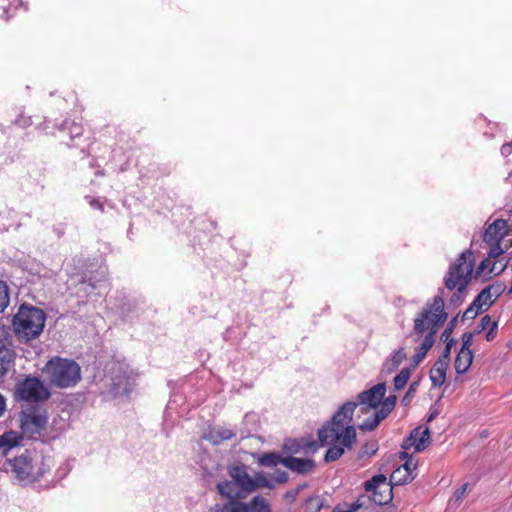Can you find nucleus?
<instances>
[{
	"mask_svg": "<svg viewBox=\"0 0 512 512\" xmlns=\"http://www.w3.org/2000/svg\"><path fill=\"white\" fill-rule=\"evenodd\" d=\"M113 385H114V388H115V390L117 391V393H120L121 391H122L123 393H129V392L131 391V387H128V385H127V384L122 388V387H121V386H122L121 380H120V379H118V378H116V379L114 380Z\"/></svg>",
	"mask_w": 512,
	"mask_h": 512,
	"instance_id": "37",
	"label": "nucleus"
},
{
	"mask_svg": "<svg viewBox=\"0 0 512 512\" xmlns=\"http://www.w3.org/2000/svg\"><path fill=\"white\" fill-rule=\"evenodd\" d=\"M406 358V353L403 348L396 350L390 358L383 364V370L388 374L397 370L403 360Z\"/></svg>",
	"mask_w": 512,
	"mask_h": 512,
	"instance_id": "22",
	"label": "nucleus"
},
{
	"mask_svg": "<svg viewBox=\"0 0 512 512\" xmlns=\"http://www.w3.org/2000/svg\"><path fill=\"white\" fill-rule=\"evenodd\" d=\"M476 333L466 332L462 335V347L460 350H470V347L473 343V337Z\"/></svg>",
	"mask_w": 512,
	"mask_h": 512,
	"instance_id": "35",
	"label": "nucleus"
},
{
	"mask_svg": "<svg viewBox=\"0 0 512 512\" xmlns=\"http://www.w3.org/2000/svg\"><path fill=\"white\" fill-rule=\"evenodd\" d=\"M65 427H66V423H63V425L60 427V430L65 429Z\"/></svg>",
	"mask_w": 512,
	"mask_h": 512,
	"instance_id": "54",
	"label": "nucleus"
},
{
	"mask_svg": "<svg viewBox=\"0 0 512 512\" xmlns=\"http://www.w3.org/2000/svg\"><path fill=\"white\" fill-rule=\"evenodd\" d=\"M448 364L441 358L435 362L434 366L430 371V379L434 387H440L444 384L446 379V370Z\"/></svg>",
	"mask_w": 512,
	"mask_h": 512,
	"instance_id": "19",
	"label": "nucleus"
},
{
	"mask_svg": "<svg viewBox=\"0 0 512 512\" xmlns=\"http://www.w3.org/2000/svg\"><path fill=\"white\" fill-rule=\"evenodd\" d=\"M22 441L23 435L15 431L0 435V459L5 458L3 466L10 469L19 481L32 483L45 475L53 461L50 457H44L31 450H25L12 459L8 458L11 451L19 447Z\"/></svg>",
	"mask_w": 512,
	"mask_h": 512,
	"instance_id": "2",
	"label": "nucleus"
},
{
	"mask_svg": "<svg viewBox=\"0 0 512 512\" xmlns=\"http://www.w3.org/2000/svg\"><path fill=\"white\" fill-rule=\"evenodd\" d=\"M492 322L493 321H491V316L490 315L483 316L481 318L477 328L475 329L474 333H476V334L481 333L485 329L489 328Z\"/></svg>",
	"mask_w": 512,
	"mask_h": 512,
	"instance_id": "33",
	"label": "nucleus"
},
{
	"mask_svg": "<svg viewBox=\"0 0 512 512\" xmlns=\"http://www.w3.org/2000/svg\"><path fill=\"white\" fill-rule=\"evenodd\" d=\"M6 411V399L2 394H0V417L5 413Z\"/></svg>",
	"mask_w": 512,
	"mask_h": 512,
	"instance_id": "47",
	"label": "nucleus"
},
{
	"mask_svg": "<svg viewBox=\"0 0 512 512\" xmlns=\"http://www.w3.org/2000/svg\"><path fill=\"white\" fill-rule=\"evenodd\" d=\"M435 417V414H431L428 418V421H431Z\"/></svg>",
	"mask_w": 512,
	"mask_h": 512,
	"instance_id": "52",
	"label": "nucleus"
},
{
	"mask_svg": "<svg viewBox=\"0 0 512 512\" xmlns=\"http://www.w3.org/2000/svg\"><path fill=\"white\" fill-rule=\"evenodd\" d=\"M416 385H417L416 383H412V384L409 386L408 391L406 392L405 396H404V397H403V399H402V402H403L404 404L408 403V401H409V397H410L411 395H413V394L416 392Z\"/></svg>",
	"mask_w": 512,
	"mask_h": 512,
	"instance_id": "41",
	"label": "nucleus"
},
{
	"mask_svg": "<svg viewBox=\"0 0 512 512\" xmlns=\"http://www.w3.org/2000/svg\"><path fill=\"white\" fill-rule=\"evenodd\" d=\"M235 436V432L226 427H217L212 430L207 435V439L213 445H219L224 441L230 440Z\"/></svg>",
	"mask_w": 512,
	"mask_h": 512,
	"instance_id": "20",
	"label": "nucleus"
},
{
	"mask_svg": "<svg viewBox=\"0 0 512 512\" xmlns=\"http://www.w3.org/2000/svg\"><path fill=\"white\" fill-rule=\"evenodd\" d=\"M61 130H68L70 138L73 140L77 137L82 136L83 134V127L80 124H76L74 122L70 121H64L63 124L60 127Z\"/></svg>",
	"mask_w": 512,
	"mask_h": 512,
	"instance_id": "27",
	"label": "nucleus"
},
{
	"mask_svg": "<svg viewBox=\"0 0 512 512\" xmlns=\"http://www.w3.org/2000/svg\"><path fill=\"white\" fill-rule=\"evenodd\" d=\"M283 465L289 470L301 475L312 473L316 467L313 459L297 458L293 456L284 457Z\"/></svg>",
	"mask_w": 512,
	"mask_h": 512,
	"instance_id": "14",
	"label": "nucleus"
},
{
	"mask_svg": "<svg viewBox=\"0 0 512 512\" xmlns=\"http://www.w3.org/2000/svg\"><path fill=\"white\" fill-rule=\"evenodd\" d=\"M52 424H53V426H55L57 424V419L56 418L53 419Z\"/></svg>",
	"mask_w": 512,
	"mask_h": 512,
	"instance_id": "53",
	"label": "nucleus"
},
{
	"mask_svg": "<svg viewBox=\"0 0 512 512\" xmlns=\"http://www.w3.org/2000/svg\"><path fill=\"white\" fill-rule=\"evenodd\" d=\"M258 498H259V497H255V498L253 499V503H256V501L258 500Z\"/></svg>",
	"mask_w": 512,
	"mask_h": 512,
	"instance_id": "55",
	"label": "nucleus"
},
{
	"mask_svg": "<svg viewBox=\"0 0 512 512\" xmlns=\"http://www.w3.org/2000/svg\"><path fill=\"white\" fill-rule=\"evenodd\" d=\"M284 457L278 453H265L259 459L258 463L264 467H275L279 464L283 465Z\"/></svg>",
	"mask_w": 512,
	"mask_h": 512,
	"instance_id": "24",
	"label": "nucleus"
},
{
	"mask_svg": "<svg viewBox=\"0 0 512 512\" xmlns=\"http://www.w3.org/2000/svg\"><path fill=\"white\" fill-rule=\"evenodd\" d=\"M20 122H21L20 119L16 120V123H20ZM29 124H30V118L25 119V120L22 121V125H24V126L25 125H29Z\"/></svg>",
	"mask_w": 512,
	"mask_h": 512,
	"instance_id": "50",
	"label": "nucleus"
},
{
	"mask_svg": "<svg viewBox=\"0 0 512 512\" xmlns=\"http://www.w3.org/2000/svg\"><path fill=\"white\" fill-rule=\"evenodd\" d=\"M252 512H271L270 506L268 503H266L264 500H262V503L259 507H257Z\"/></svg>",
	"mask_w": 512,
	"mask_h": 512,
	"instance_id": "44",
	"label": "nucleus"
},
{
	"mask_svg": "<svg viewBox=\"0 0 512 512\" xmlns=\"http://www.w3.org/2000/svg\"><path fill=\"white\" fill-rule=\"evenodd\" d=\"M410 375H411V368L404 367L400 371V373L395 376V378L393 380L394 389L396 391L403 389L406 386L407 382L409 381Z\"/></svg>",
	"mask_w": 512,
	"mask_h": 512,
	"instance_id": "26",
	"label": "nucleus"
},
{
	"mask_svg": "<svg viewBox=\"0 0 512 512\" xmlns=\"http://www.w3.org/2000/svg\"><path fill=\"white\" fill-rule=\"evenodd\" d=\"M443 293L444 290L440 289L441 295H436L431 302H427L414 319L413 333L418 337L426 333L422 343L416 349V352L424 357L432 348L438 329L445 323L448 317L444 310Z\"/></svg>",
	"mask_w": 512,
	"mask_h": 512,
	"instance_id": "3",
	"label": "nucleus"
},
{
	"mask_svg": "<svg viewBox=\"0 0 512 512\" xmlns=\"http://www.w3.org/2000/svg\"><path fill=\"white\" fill-rule=\"evenodd\" d=\"M9 304V293L8 286L4 281L0 280V312H3L4 309Z\"/></svg>",
	"mask_w": 512,
	"mask_h": 512,
	"instance_id": "29",
	"label": "nucleus"
},
{
	"mask_svg": "<svg viewBox=\"0 0 512 512\" xmlns=\"http://www.w3.org/2000/svg\"><path fill=\"white\" fill-rule=\"evenodd\" d=\"M424 358V356L420 355L418 352L415 351V354L412 357L413 368L417 367L423 361Z\"/></svg>",
	"mask_w": 512,
	"mask_h": 512,
	"instance_id": "46",
	"label": "nucleus"
},
{
	"mask_svg": "<svg viewBox=\"0 0 512 512\" xmlns=\"http://www.w3.org/2000/svg\"><path fill=\"white\" fill-rule=\"evenodd\" d=\"M473 268V252L471 250L463 251L457 261L449 267V271L444 278L445 288L448 290L457 289L459 293H462L472 279Z\"/></svg>",
	"mask_w": 512,
	"mask_h": 512,
	"instance_id": "6",
	"label": "nucleus"
},
{
	"mask_svg": "<svg viewBox=\"0 0 512 512\" xmlns=\"http://www.w3.org/2000/svg\"><path fill=\"white\" fill-rule=\"evenodd\" d=\"M14 351L9 347L8 337L0 340V379L13 367Z\"/></svg>",
	"mask_w": 512,
	"mask_h": 512,
	"instance_id": "17",
	"label": "nucleus"
},
{
	"mask_svg": "<svg viewBox=\"0 0 512 512\" xmlns=\"http://www.w3.org/2000/svg\"><path fill=\"white\" fill-rule=\"evenodd\" d=\"M378 450V444L375 441L365 443L359 452L358 458L370 457L374 455Z\"/></svg>",
	"mask_w": 512,
	"mask_h": 512,
	"instance_id": "28",
	"label": "nucleus"
},
{
	"mask_svg": "<svg viewBox=\"0 0 512 512\" xmlns=\"http://www.w3.org/2000/svg\"><path fill=\"white\" fill-rule=\"evenodd\" d=\"M366 492L370 493V500L376 505L388 504L392 498V487L383 474L373 476L364 484Z\"/></svg>",
	"mask_w": 512,
	"mask_h": 512,
	"instance_id": "11",
	"label": "nucleus"
},
{
	"mask_svg": "<svg viewBox=\"0 0 512 512\" xmlns=\"http://www.w3.org/2000/svg\"><path fill=\"white\" fill-rule=\"evenodd\" d=\"M467 487H468V483H465L455 491V493H454L455 501H460L463 498V496L466 493Z\"/></svg>",
	"mask_w": 512,
	"mask_h": 512,
	"instance_id": "38",
	"label": "nucleus"
},
{
	"mask_svg": "<svg viewBox=\"0 0 512 512\" xmlns=\"http://www.w3.org/2000/svg\"><path fill=\"white\" fill-rule=\"evenodd\" d=\"M15 389L18 398L29 402V404H37V402L45 401L50 397V392L37 377L27 376L17 383Z\"/></svg>",
	"mask_w": 512,
	"mask_h": 512,
	"instance_id": "10",
	"label": "nucleus"
},
{
	"mask_svg": "<svg viewBox=\"0 0 512 512\" xmlns=\"http://www.w3.org/2000/svg\"><path fill=\"white\" fill-rule=\"evenodd\" d=\"M407 456H408L407 452L404 451V452L401 453V458L402 459H405Z\"/></svg>",
	"mask_w": 512,
	"mask_h": 512,
	"instance_id": "51",
	"label": "nucleus"
},
{
	"mask_svg": "<svg viewBox=\"0 0 512 512\" xmlns=\"http://www.w3.org/2000/svg\"><path fill=\"white\" fill-rule=\"evenodd\" d=\"M228 472L231 479L237 483L246 497L257 489H273L275 487L263 472H256L254 476L249 475L248 467L244 464L233 465Z\"/></svg>",
	"mask_w": 512,
	"mask_h": 512,
	"instance_id": "8",
	"label": "nucleus"
},
{
	"mask_svg": "<svg viewBox=\"0 0 512 512\" xmlns=\"http://www.w3.org/2000/svg\"><path fill=\"white\" fill-rule=\"evenodd\" d=\"M488 287H492V297L494 300H496L502 293L503 288L501 284H492Z\"/></svg>",
	"mask_w": 512,
	"mask_h": 512,
	"instance_id": "40",
	"label": "nucleus"
},
{
	"mask_svg": "<svg viewBox=\"0 0 512 512\" xmlns=\"http://www.w3.org/2000/svg\"><path fill=\"white\" fill-rule=\"evenodd\" d=\"M269 480H271L273 484L274 482L281 484L286 483L288 481V474L285 471L277 470Z\"/></svg>",
	"mask_w": 512,
	"mask_h": 512,
	"instance_id": "34",
	"label": "nucleus"
},
{
	"mask_svg": "<svg viewBox=\"0 0 512 512\" xmlns=\"http://www.w3.org/2000/svg\"><path fill=\"white\" fill-rule=\"evenodd\" d=\"M397 397L390 395L387 398H383L380 408L373 412L372 416L367 417L359 424V429L363 431H373L379 423L385 419L396 405Z\"/></svg>",
	"mask_w": 512,
	"mask_h": 512,
	"instance_id": "12",
	"label": "nucleus"
},
{
	"mask_svg": "<svg viewBox=\"0 0 512 512\" xmlns=\"http://www.w3.org/2000/svg\"><path fill=\"white\" fill-rule=\"evenodd\" d=\"M491 259L492 258H490L488 255L487 258H485L484 260H482L480 262V264L478 265V267L475 270V275H474L475 278L480 277L486 271V269L490 268Z\"/></svg>",
	"mask_w": 512,
	"mask_h": 512,
	"instance_id": "32",
	"label": "nucleus"
},
{
	"mask_svg": "<svg viewBox=\"0 0 512 512\" xmlns=\"http://www.w3.org/2000/svg\"><path fill=\"white\" fill-rule=\"evenodd\" d=\"M325 506V499L322 496L314 495L309 497L305 503L306 512H320Z\"/></svg>",
	"mask_w": 512,
	"mask_h": 512,
	"instance_id": "25",
	"label": "nucleus"
},
{
	"mask_svg": "<svg viewBox=\"0 0 512 512\" xmlns=\"http://www.w3.org/2000/svg\"><path fill=\"white\" fill-rule=\"evenodd\" d=\"M46 314L36 307L22 305L14 317L15 333L26 341L37 338L43 331Z\"/></svg>",
	"mask_w": 512,
	"mask_h": 512,
	"instance_id": "5",
	"label": "nucleus"
},
{
	"mask_svg": "<svg viewBox=\"0 0 512 512\" xmlns=\"http://www.w3.org/2000/svg\"><path fill=\"white\" fill-rule=\"evenodd\" d=\"M510 231L511 228L508 222L501 218L487 224L483 234V241L489 246L487 255L490 258H498L506 252L501 243Z\"/></svg>",
	"mask_w": 512,
	"mask_h": 512,
	"instance_id": "9",
	"label": "nucleus"
},
{
	"mask_svg": "<svg viewBox=\"0 0 512 512\" xmlns=\"http://www.w3.org/2000/svg\"><path fill=\"white\" fill-rule=\"evenodd\" d=\"M507 265L508 261H506L505 263H502L501 261H495L493 264H491L488 274L499 275L506 269Z\"/></svg>",
	"mask_w": 512,
	"mask_h": 512,
	"instance_id": "30",
	"label": "nucleus"
},
{
	"mask_svg": "<svg viewBox=\"0 0 512 512\" xmlns=\"http://www.w3.org/2000/svg\"><path fill=\"white\" fill-rule=\"evenodd\" d=\"M86 199L88 200L91 207L99 209L101 211L103 210V204L98 199L89 196H87Z\"/></svg>",
	"mask_w": 512,
	"mask_h": 512,
	"instance_id": "43",
	"label": "nucleus"
},
{
	"mask_svg": "<svg viewBox=\"0 0 512 512\" xmlns=\"http://www.w3.org/2000/svg\"><path fill=\"white\" fill-rule=\"evenodd\" d=\"M306 486H307V484L299 485L295 489L287 491L284 494V498L288 502L293 503L296 500V498H297L298 494L300 493V491L303 490Z\"/></svg>",
	"mask_w": 512,
	"mask_h": 512,
	"instance_id": "31",
	"label": "nucleus"
},
{
	"mask_svg": "<svg viewBox=\"0 0 512 512\" xmlns=\"http://www.w3.org/2000/svg\"><path fill=\"white\" fill-rule=\"evenodd\" d=\"M512 153V144L511 143H505L501 147V154L503 156H508Z\"/></svg>",
	"mask_w": 512,
	"mask_h": 512,
	"instance_id": "45",
	"label": "nucleus"
},
{
	"mask_svg": "<svg viewBox=\"0 0 512 512\" xmlns=\"http://www.w3.org/2000/svg\"><path fill=\"white\" fill-rule=\"evenodd\" d=\"M54 230L56 231L59 237L64 234V227L62 225H60L59 227H55Z\"/></svg>",
	"mask_w": 512,
	"mask_h": 512,
	"instance_id": "49",
	"label": "nucleus"
},
{
	"mask_svg": "<svg viewBox=\"0 0 512 512\" xmlns=\"http://www.w3.org/2000/svg\"><path fill=\"white\" fill-rule=\"evenodd\" d=\"M451 332H452V328L447 327V328L442 332V334H441V339H442L443 341H447V340H448V338L450 337Z\"/></svg>",
	"mask_w": 512,
	"mask_h": 512,
	"instance_id": "48",
	"label": "nucleus"
},
{
	"mask_svg": "<svg viewBox=\"0 0 512 512\" xmlns=\"http://www.w3.org/2000/svg\"><path fill=\"white\" fill-rule=\"evenodd\" d=\"M359 506L356 504H352L349 507L345 506H336L332 512H355Z\"/></svg>",
	"mask_w": 512,
	"mask_h": 512,
	"instance_id": "39",
	"label": "nucleus"
},
{
	"mask_svg": "<svg viewBox=\"0 0 512 512\" xmlns=\"http://www.w3.org/2000/svg\"><path fill=\"white\" fill-rule=\"evenodd\" d=\"M497 330H498V322L497 321H493L489 327V330L488 332L486 333V340L487 341H492L494 340V338L496 337L497 335Z\"/></svg>",
	"mask_w": 512,
	"mask_h": 512,
	"instance_id": "36",
	"label": "nucleus"
},
{
	"mask_svg": "<svg viewBox=\"0 0 512 512\" xmlns=\"http://www.w3.org/2000/svg\"><path fill=\"white\" fill-rule=\"evenodd\" d=\"M386 393L385 383H378L372 388L359 393L356 401L344 403L318 430V441L321 446H329L324 456L325 462L338 460L345 451L353 448L357 441L356 429L352 425L353 413L372 416L380 408Z\"/></svg>",
	"mask_w": 512,
	"mask_h": 512,
	"instance_id": "1",
	"label": "nucleus"
},
{
	"mask_svg": "<svg viewBox=\"0 0 512 512\" xmlns=\"http://www.w3.org/2000/svg\"><path fill=\"white\" fill-rule=\"evenodd\" d=\"M213 512H250V506L241 501H228L223 505H215Z\"/></svg>",
	"mask_w": 512,
	"mask_h": 512,
	"instance_id": "23",
	"label": "nucleus"
},
{
	"mask_svg": "<svg viewBox=\"0 0 512 512\" xmlns=\"http://www.w3.org/2000/svg\"><path fill=\"white\" fill-rule=\"evenodd\" d=\"M48 411L40 404H27L21 411L20 427L23 435L36 439L48 424Z\"/></svg>",
	"mask_w": 512,
	"mask_h": 512,
	"instance_id": "7",
	"label": "nucleus"
},
{
	"mask_svg": "<svg viewBox=\"0 0 512 512\" xmlns=\"http://www.w3.org/2000/svg\"><path fill=\"white\" fill-rule=\"evenodd\" d=\"M416 464L412 459L407 460L401 467L397 468L391 474V482L394 485H404L411 482L415 478L414 471Z\"/></svg>",
	"mask_w": 512,
	"mask_h": 512,
	"instance_id": "16",
	"label": "nucleus"
},
{
	"mask_svg": "<svg viewBox=\"0 0 512 512\" xmlns=\"http://www.w3.org/2000/svg\"><path fill=\"white\" fill-rule=\"evenodd\" d=\"M473 361L471 350H460L455 359V370L458 374H464L468 371Z\"/></svg>",
	"mask_w": 512,
	"mask_h": 512,
	"instance_id": "21",
	"label": "nucleus"
},
{
	"mask_svg": "<svg viewBox=\"0 0 512 512\" xmlns=\"http://www.w3.org/2000/svg\"><path fill=\"white\" fill-rule=\"evenodd\" d=\"M218 493L229 499V501H240L246 498L237 483L231 479L217 484Z\"/></svg>",
	"mask_w": 512,
	"mask_h": 512,
	"instance_id": "18",
	"label": "nucleus"
},
{
	"mask_svg": "<svg viewBox=\"0 0 512 512\" xmlns=\"http://www.w3.org/2000/svg\"><path fill=\"white\" fill-rule=\"evenodd\" d=\"M495 300L492 297V287H485L474 299L471 306L465 311V315L468 316L470 313H473L474 309L475 314L486 311L489 309Z\"/></svg>",
	"mask_w": 512,
	"mask_h": 512,
	"instance_id": "15",
	"label": "nucleus"
},
{
	"mask_svg": "<svg viewBox=\"0 0 512 512\" xmlns=\"http://www.w3.org/2000/svg\"><path fill=\"white\" fill-rule=\"evenodd\" d=\"M454 343V340L451 339L445 346L443 352H442V360H445L447 362L449 356H450V351H451V346L453 345Z\"/></svg>",
	"mask_w": 512,
	"mask_h": 512,
	"instance_id": "42",
	"label": "nucleus"
},
{
	"mask_svg": "<svg viewBox=\"0 0 512 512\" xmlns=\"http://www.w3.org/2000/svg\"><path fill=\"white\" fill-rule=\"evenodd\" d=\"M43 373L50 384L58 388L73 387L81 380L80 366L74 360L61 357L50 359Z\"/></svg>",
	"mask_w": 512,
	"mask_h": 512,
	"instance_id": "4",
	"label": "nucleus"
},
{
	"mask_svg": "<svg viewBox=\"0 0 512 512\" xmlns=\"http://www.w3.org/2000/svg\"><path fill=\"white\" fill-rule=\"evenodd\" d=\"M430 444V431L428 427H416L410 435L404 439L401 447L404 450L414 448L415 452L425 450Z\"/></svg>",
	"mask_w": 512,
	"mask_h": 512,
	"instance_id": "13",
	"label": "nucleus"
}]
</instances>
